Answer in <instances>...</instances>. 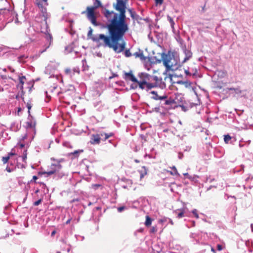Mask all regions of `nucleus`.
Listing matches in <instances>:
<instances>
[{
  "label": "nucleus",
  "mask_w": 253,
  "mask_h": 253,
  "mask_svg": "<svg viewBox=\"0 0 253 253\" xmlns=\"http://www.w3.org/2000/svg\"><path fill=\"white\" fill-rule=\"evenodd\" d=\"M114 8L119 12L106 9L104 16L108 23L106 28L108 35L100 34L95 36L92 35L93 30L90 28L87 33V37L97 43V46L112 48L116 53L123 51L126 43L124 37L129 30V26L126 21V2L124 0H117L114 4Z\"/></svg>",
  "instance_id": "nucleus-1"
},
{
  "label": "nucleus",
  "mask_w": 253,
  "mask_h": 253,
  "mask_svg": "<svg viewBox=\"0 0 253 253\" xmlns=\"http://www.w3.org/2000/svg\"><path fill=\"white\" fill-rule=\"evenodd\" d=\"M101 6V3L99 0H95L92 6H87L86 11H83V14H85L86 17L91 22V23L97 26L96 21V17L95 15L94 10L99 7Z\"/></svg>",
  "instance_id": "nucleus-2"
},
{
  "label": "nucleus",
  "mask_w": 253,
  "mask_h": 253,
  "mask_svg": "<svg viewBox=\"0 0 253 253\" xmlns=\"http://www.w3.org/2000/svg\"><path fill=\"white\" fill-rule=\"evenodd\" d=\"M162 60L164 65L168 71H174L178 67L177 62L175 59L174 56L170 53L164 54L162 56Z\"/></svg>",
  "instance_id": "nucleus-3"
},
{
  "label": "nucleus",
  "mask_w": 253,
  "mask_h": 253,
  "mask_svg": "<svg viewBox=\"0 0 253 253\" xmlns=\"http://www.w3.org/2000/svg\"><path fill=\"white\" fill-rule=\"evenodd\" d=\"M113 135V132L107 133L104 132H100L99 133L93 134L91 136L90 143L92 145L99 144L101 140L105 141Z\"/></svg>",
  "instance_id": "nucleus-4"
},
{
  "label": "nucleus",
  "mask_w": 253,
  "mask_h": 253,
  "mask_svg": "<svg viewBox=\"0 0 253 253\" xmlns=\"http://www.w3.org/2000/svg\"><path fill=\"white\" fill-rule=\"evenodd\" d=\"M35 3L40 9L44 20L46 22V20L49 16L46 8L48 5L47 0H35Z\"/></svg>",
  "instance_id": "nucleus-5"
},
{
  "label": "nucleus",
  "mask_w": 253,
  "mask_h": 253,
  "mask_svg": "<svg viewBox=\"0 0 253 253\" xmlns=\"http://www.w3.org/2000/svg\"><path fill=\"white\" fill-rule=\"evenodd\" d=\"M172 87L180 92H184L186 89H190L192 88V83L188 81H177L172 84Z\"/></svg>",
  "instance_id": "nucleus-6"
},
{
  "label": "nucleus",
  "mask_w": 253,
  "mask_h": 253,
  "mask_svg": "<svg viewBox=\"0 0 253 253\" xmlns=\"http://www.w3.org/2000/svg\"><path fill=\"white\" fill-rule=\"evenodd\" d=\"M138 85L140 88L142 89H146L147 90L151 89L156 86L155 84L150 83L147 82L146 80L139 81Z\"/></svg>",
  "instance_id": "nucleus-7"
},
{
  "label": "nucleus",
  "mask_w": 253,
  "mask_h": 253,
  "mask_svg": "<svg viewBox=\"0 0 253 253\" xmlns=\"http://www.w3.org/2000/svg\"><path fill=\"white\" fill-rule=\"evenodd\" d=\"M52 166L54 167L52 170L48 171L39 172L38 175L41 176L42 174H46L48 175H50L56 173V172H58L61 168V166L60 164L52 165Z\"/></svg>",
  "instance_id": "nucleus-8"
},
{
  "label": "nucleus",
  "mask_w": 253,
  "mask_h": 253,
  "mask_svg": "<svg viewBox=\"0 0 253 253\" xmlns=\"http://www.w3.org/2000/svg\"><path fill=\"white\" fill-rule=\"evenodd\" d=\"M173 104V98L171 97L167 98V99H165L164 103H161V107H165L167 110L171 109Z\"/></svg>",
  "instance_id": "nucleus-9"
},
{
  "label": "nucleus",
  "mask_w": 253,
  "mask_h": 253,
  "mask_svg": "<svg viewBox=\"0 0 253 253\" xmlns=\"http://www.w3.org/2000/svg\"><path fill=\"white\" fill-rule=\"evenodd\" d=\"M26 128L28 131H31L34 133V134L36 133V123L35 122L33 121H30L29 122H27L26 123Z\"/></svg>",
  "instance_id": "nucleus-10"
},
{
  "label": "nucleus",
  "mask_w": 253,
  "mask_h": 253,
  "mask_svg": "<svg viewBox=\"0 0 253 253\" xmlns=\"http://www.w3.org/2000/svg\"><path fill=\"white\" fill-rule=\"evenodd\" d=\"M134 55L136 58H139L144 63L150 62V58L145 56L143 54V51H139L138 52H136L134 54Z\"/></svg>",
  "instance_id": "nucleus-11"
},
{
  "label": "nucleus",
  "mask_w": 253,
  "mask_h": 253,
  "mask_svg": "<svg viewBox=\"0 0 253 253\" xmlns=\"http://www.w3.org/2000/svg\"><path fill=\"white\" fill-rule=\"evenodd\" d=\"M151 93L153 94L152 98L156 100H165L168 98V96L165 93L163 94V95H159L158 94L157 92L155 91H152Z\"/></svg>",
  "instance_id": "nucleus-12"
},
{
  "label": "nucleus",
  "mask_w": 253,
  "mask_h": 253,
  "mask_svg": "<svg viewBox=\"0 0 253 253\" xmlns=\"http://www.w3.org/2000/svg\"><path fill=\"white\" fill-rule=\"evenodd\" d=\"M125 79L126 80H129L133 82L136 83L138 84V83L139 81H138L136 78L133 76V75L132 74V73L129 72V73H125Z\"/></svg>",
  "instance_id": "nucleus-13"
},
{
  "label": "nucleus",
  "mask_w": 253,
  "mask_h": 253,
  "mask_svg": "<svg viewBox=\"0 0 253 253\" xmlns=\"http://www.w3.org/2000/svg\"><path fill=\"white\" fill-rule=\"evenodd\" d=\"M175 97L173 98V103L174 104H179L180 103L183 102L184 100V98L182 93H177L175 94Z\"/></svg>",
  "instance_id": "nucleus-14"
},
{
  "label": "nucleus",
  "mask_w": 253,
  "mask_h": 253,
  "mask_svg": "<svg viewBox=\"0 0 253 253\" xmlns=\"http://www.w3.org/2000/svg\"><path fill=\"white\" fill-rule=\"evenodd\" d=\"M127 10L129 13L131 17L134 21H138L139 20H141V18L138 15L136 14V12L133 10V9L127 8Z\"/></svg>",
  "instance_id": "nucleus-15"
},
{
  "label": "nucleus",
  "mask_w": 253,
  "mask_h": 253,
  "mask_svg": "<svg viewBox=\"0 0 253 253\" xmlns=\"http://www.w3.org/2000/svg\"><path fill=\"white\" fill-rule=\"evenodd\" d=\"M184 53L185 54V57L183 61L182 62V63L186 62L192 56V53L190 50H187L186 48L184 50Z\"/></svg>",
  "instance_id": "nucleus-16"
},
{
  "label": "nucleus",
  "mask_w": 253,
  "mask_h": 253,
  "mask_svg": "<svg viewBox=\"0 0 253 253\" xmlns=\"http://www.w3.org/2000/svg\"><path fill=\"white\" fill-rule=\"evenodd\" d=\"M26 78L25 76H21L19 78V84L17 85V87L19 88L22 92L23 90V84Z\"/></svg>",
  "instance_id": "nucleus-17"
},
{
  "label": "nucleus",
  "mask_w": 253,
  "mask_h": 253,
  "mask_svg": "<svg viewBox=\"0 0 253 253\" xmlns=\"http://www.w3.org/2000/svg\"><path fill=\"white\" fill-rule=\"evenodd\" d=\"M147 169L143 166L141 168V169L139 170V172L140 173V179H142L147 174Z\"/></svg>",
  "instance_id": "nucleus-18"
},
{
  "label": "nucleus",
  "mask_w": 253,
  "mask_h": 253,
  "mask_svg": "<svg viewBox=\"0 0 253 253\" xmlns=\"http://www.w3.org/2000/svg\"><path fill=\"white\" fill-rule=\"evenodd\" d=\"M174 212L177 214V217L178 218H182L184 216L185 210L184 209L177 210Z\"/></svg>",
  "instance_id": "nucleus-19"
},
{
  "label": "nucleus",
  "mask_w": 253,
  "mask_h": 253,
  "mask_svg": "<svg viewBox=\"0 0 253 253\" xmlns=\"http://www.w3.org/2000/svg\"><path fill=\"white\" fill-rule=\"evenodd\" d=\"M150 77V75L145 73H141V75H140V77L141 78L142 81L146 80L147 82H148V81L149 80Z\"/></svg>",
  "instance_id": "nucleus-20"
},
{
  "label": "nucleus",
  "mask_w": 253,
  "mask_h": 253,
  "mask_svg": "<svg viewBox=\"0 0 253 253\" xmlns=\"http://www.w3.org/2000/svg\"><path fill=\"white\" fill-rule=\"evenodd\" d=\"M152 221V219L148 215H147L146 216V221L145 222V226L147 227L150 226L151 224Z\"/></svg>",
  "instance_id": "nucleus-21"
},
{
  "label": "nucleus",
  "mask_w": 253,
  "mask_h": 253,
  "mask_svg": "<svg viewBox=\"0 0 253 253\" xmlns=\"http://www.w3.org/2000/svg\"><path fill=\"white\" fill-rule=\"evenodd\" d=\"M46 39L48 42H49V45L47 46V48L49 47V45L51 44V43L52 42V36L49 34H47L46 35Z\"/></svg>",
  "instance_id": "nucleus-22"
},
{
  "label": "nucleus",
  "mask_w": 253,
  "mask_h": 253,
  "mask_svg": "<svg viewBox=\"0 0 253 253\" xmlns=\"http://www.w3.org/2000/svg\"><path fill=\"white\" fill-rule=\"evenodd\" d=\"M171 169H172L173 171H169V173L171 175H174L178 174V172H177V169L174 166L172 167V168Z\"/></svg>",
  "instance_id": "nucleus-23"
},
{
  "label": "nucleus",
  "mask_w": 253,
  "mask_h": 253,
  "mask_svg": "<svg viewBox=\"0 0 253 253\" xmlns=\"http://www.w3.org/2000/svg\"><path fill=\"white\" fill-rule=\"evenodd\" d=\"M65 73L67 75H69L70 77H72L73 75L71 70L69 68H67L65 70Z\"/></svg>",
  "instance_id": "nucleus-24"
},
{
  "label": "nucleus",
  "mask_w": 253,
  "mask_h": 253,
  "mask_svg": "<svg viewBox=\"0 0 253 253\" xmlns=\"http://www.w3.org/2000/svg\"><path fill=\"white\" fill-rule=\"evenodd\" d=\"M231 139V137L229 135H224V140L226 143H228V142Z\"/></svg>",
  "instance_id": "nucleus-25"
},
{
  "label": "nucleus",
  "mask_w": 253,
  "mask_h": 253,
  "mask_svg": "<svg viewBox=\"0 0 253 253\" xmlns=\"http://www.w3.org/2000/svg\"><path fill=\"white\" fill-rule=\"evenodd\" d=\"M9 160V156L3 157L2 158V161L4 164H6Z\"/></svg>",
  "instance_id": "nucleus-26"
},
{
  "label": "nucleus",
  "mask_w": 253,
  "mask_h": 253,
  "mask_svg": "<svg viewBox=\"0 0 253 253\" xmlns=\"http://www.w3.org/2000/svg\"><path fill=\"white\" fill-rule=\"evenodd\" d=\"M168 19L169 23H170L171 26L172 27V28H173V26H174V22L173 19L170 16H168Z\"/></svg>",
  "instance_id": "nucleus-27"
},
{
  "label": "nucleus",
  "mask_w": 253,
  "mask_h": 253,
  "mask_svg": "<svg viewBox=\"0 0 253 253\" xmlns=\"http://www.w3.org/2000/svg\"><path fill=\"white\" fill-rule=\"evenodd\" d=\"M125 55L126 57H128L131 56V53L130 52L129 49H126V50L125 52Z\"/></svg>",
  "instance_id": "nucleus-28"
},
{
  "label": "nucleus",
  "mask_w": 253,
  "mask_h": 253,
  "mask_svg": "<svg viewBox=\"0 0 253 253\" xmlns=\"http://www.w3.org/2000/svg\"><path fill=\"white\" fill-rule=\"evenodd\" d=\"M101 186V185L100 184H92L91 185V187L96 190L97 189L98 187H99L100 186Z\"/></svg>",
  "instance_id": "nucleus-29"
},
{
  "label": "nucleus",
  "mask_w": 253,
  "mask_h": 253,
  "mask_svg": "<svg viewBox=\"0 0 253 253\" xmlns=\"http://www.w3.org/2000/svg\"><path fill=\"white\" fill-rule=\"evenodd\" d=\"M192 213L194 215L195 217L196 218H199V215L197 213V211L196 209L192 211Z\"/></svg>",
  "instance_id": "nucleus-30"
},
{
  "label": "nucleus",
  "mask_w": 253,
  "mask_h": 253,
  "mask_svg": "<svg viewBox=\"0 0 253 253\" xmlns=\"http://www.w3.org/2000/svg\"><path fill=\"white\" fill-rule=\"evenodd\" d=\"M42 201V199H40L36 202H35L33 204V205L35 206H38L39 205H40L41 202Z\"/></svg>",
  "instance_id": "nucleus-31"
},
{
  "label": "nucleus",
  "mask_w": 253,
  "mask_h": 253,
  "mask_svg": "<svg viewBox=\"0 0 253 253\" xmlns=\"http://www.w3.org/2000/svg\"><path fill=\"white\" fill-rule=\"evenodd\" d=\"M157 231V229L156 227H152V228L150 230V232L152 233H155Z\"/></svg>",
  "instance_id": "nucleus-32"
},
{
  "label": "nucleus",
  "mask_w": 253,
  "mask_h": 253,
  "mask_svg": "<svg viewBox=\"0 0 253 253\" xmlns=\"http://www.w3.org/2000/svg\"><path fill=\"white\" fill-rule=\"evenodd\" d=\"M155 1L157 5H161L163 2L164 0H155Z\"/></svg>",
  "instance_id": "nucleus-33"
},
{
  "label": "nucleus",
  "mask_w": 253,
  "mask_h": 253,
  "mask_svg": "<svg viewBox=\"0 0 253 253\" xmlns=\"http://www.w3.org/2000/svg\"><path fill=\"white\" fill-rule=\"evenodd\" d=\"M126 209V208L125 206L120 207L118 208V211L119 212H121Z\"/></svg>",
  "instance_id": "nucleus-34"
},
{
  "label": "nucleus",
  "mask_w": 253,
  "mask_h": 253,
  "mask_svg": "<svg viewBox=\"0 0 253 253\" xmlns=\"http://www.w3.org/2000/svg\"><path fill=\"white\" fill-rule=\"evenodd\" d=\"M27 158V150H25L23 153V160L25 161Z\"/></svg>",
  "instance_id": "nucleus-35"
},
{
  "label": "nucleus",
  "mask_w": 253,
  "mask_h": 253,
  "mask_svg": "<svg viewBox=\"0 0 253 253\" xmlns=\"http://www.w3.org/2000/svg\"><path fill=\"white\" fill-rule=\"evenodd\" d=\"M75 73H78V74H80V70L79 69H76V68H75L73 69V75H75Z\"/></svg>",
  "instance_id": "nucleus-36"
},
{
  "label": "nucleus",
  "mask_w": 253,
  "mask_h": 253,
  "mask_svg": "<svg viewBox=\"0 0 253 253\" xmlns=\"http://www.w3.org/2000/svg\"><path fill=\"white\" fill-rule=\"evenodd\" d=\"M5 170L8 172H11L13 171V169H10L9 167L7 166L6 169H5Z\"/></svg>",
  "instance_id": "nucleus-37"
},
{
  "label": "nucleus",
  "mask_w": 253,
  "mask_h": 253,
  "mask_svg": "<svg viewBox=\"0 0 253 253\" xmlns=\"http://www.w3.org/2000/svg\"><path fill=\"white\" fill-rule=\"evenodd\" d=\"M38 176L34 175L33 176V180H34V182L35 183H37V182L36 181V180L38 179Z\"/></svg>",
  "instance_id": "nucleus-38"
},
{
  "label": "nucleus",
  "mask_w": 253,
  "mask_h": 253,
  "mask_svg": "<svg viewBox=\"0 0 253 253\" xmlns=\"http://www.w3.org/2000/svg\"><path fill=\"white\" fill-rule=\"evenodd\" d=\"M15 154H15V153H14V152H11L9 153L8 154V155H7V156H9V158H10L11 157H12V156H13L15 155Z\"/></svg>",
  "instance_id": "nucleus-39"
},
{
  "label": "nucleus",
  "mask_w": 253,
  "mask_h": 253,
  "mask_svg": "<svg viewBox=\"0 0 253 253\" xmlns=\"http://www.w3.org/2000/svg\"><path fill=\"white\" fill-rule=\"evenodd\" d=\"M228 89L229 90H234L235 91H239V89L238 88H229Z\"/></svg>",
  "instance_id": "nucleus-40"
},
{
  "label": "nucleus",
  "mask_w": 253,
  "mask_h": 253,
  "mask_svg": "<svg viewBox=\"0 0 253 253\" xmlns=\"http://www.w3.org/2000/svg\"><path fill=\"white\" fill-rule=\"evenodd\" d=\"M27 108H28V112H29H29H30V109H31V106L30 104H29V103H27Z\"/></svg>",
  "instance_id": "nucleus-41"
},
{
  "label": "nucleus",
  "mask_w": 253,
  "mask_h": 253,
  "mask_svg": "<svg viewBox=\"0 0 253 253\" xmlns=\"http://www.w3.org/2000/svg\"><path fill=\"white\" fill-rule=\"evenodd\" d=\"M222 248L221 245H217V249H218V250L221 251L222 250Z\"/></svg>",
  "instance_id": "nucleus-42"
},
{
  "label": "nucleus",
  "mask_w": 253,
  "mask_h": 253,
  "mask_svg": "<svg viewBox=\"0 0 253 253\" xmlns=\"http://www.w3.org/2000/svg\"><path fill=\"white\" fill-rule=\"evenodd\" d=\"M56 231L54 230H53L52 232H51V236H54V235L56 234Z\"/></svg>",
  "instance_id": "nucleus-43"
},
{
  "label": "nucleus",
  "mask_w": 253,
  "mask_h": 253,
  "mask_svg": "<svg viewBox=\"0 0 253 253\" xmlns=\"http://www.w3.org/2000/svg\"><path fill=\"white\" fill-rule=\"evenodd\" d=\"M19 146L21 148H22L24 147L25 145L24 144L21 143L19 145Z\"/></svg>",
  "instance_id": "nucleus-44"
},
{
  "label": "nucleus",
  "mask_w": 253,
  "mask_h": 253,
  "mask_svg": "<svg viewBox=\"0 0 253 253\" xmlns=\"http://www.w3.org/2000/svg\"><path fill=\"white\" fill-rule=\"evenodd\" d=\"M79 152V151H75L73 153H72V154L75 155L76 154H78Z\"/></svg>",
  "instance_id": "nucleus-45"
},
{
  "label": "nucleus",
  "mask_w": 253,
  "mask_h": 253,
  "mask_svg": "<svg viewBox=\"0 0 253 253\" xmlns=\"http://www.w3.org/2000/svg\"><path fill=\"white\" fill-rule=\"evenodd\" d=\"M1 78H2V79H3V80L7 79V78H6V77L5 76H3V75H2V76H1Z\"/></svg>",
  "instance_id": "nucleus-46"
},
{
  "label": "nucleus",
  "mask_w": 253,
  "mask_h": 253,
  "mask_svg": "<svg viewBox=\"0 0 253 253\" xmlns=\"http://www.w3.org/2000/svg\"><path fill=\"white\" fill-rule=\"evenodd\" d=\"M37 183H39L41 185H44V183L43 182H37Z\"/></svg>",
  "instance_id": "nucleus-47"
},
{
  "label": "nucleus",
  "mask_w": 253,
  "mask_h": 253,
  "mask_svg": "<svg viewBox=\"0 0 253 253\" xmlns=\"http://www.w3.org/2000/svg\"><path fill=\"white\" fill-rule=\"evenodd\" d=\"M169 223L171 224V225H173V222L172 221V220L171 219H169Z\"/></svg>",
  "instance_id": "nucleus-48"
},
{
  "label": "nucleus",
  "mask_w": 253,
  "mask_h": 253,
  "mask_svg": "<svg viewBox=\"0 0 253 253\" xmlns=\"http://www.w3.org/2000/svg\"><path fill=\"white\" fill-rule=\"evenodd\" d=\"M205 6H206V5H205L202 7V10H203V11H205Z\"/></svg>",
  "instance_id": "nucleus-49"
},
{
  "label": "nucleus",
  "mask_w": 253,
  "mask_h": 253,
  "mask_svg": "<svg viewBox=\"0 0 253 253\" xmlns=\"http://www.w3.org/2000/svg\"><path fill=\"white\" fill-rule=\"evenodd\" d=\"M185 73L186 75H190V73L188 71H185Z\"/></svg>",
  "instance_id": "nucleus-50"
},
{
  "label": "nucleus",
  "mask_w": 253,
  "mask_h": 253,
  "mask_svg": "<svg viewBox=\"0 0 253 253\" xmlns=\"http://www.w3.org/2000/svg\"><path fill=\"white\" fill-rule=\"evenodd\" d=\"M134 161L135 163H139V161L137 159L135 160Z\"/></svg>",
  "instance_id": "nucleus-51"
},
{
  "label": "nucleus",
  "mask_w": 253,
  "mask_h": 253,
  "mask_svg": "<svg viewBox=\"0 0 253 253\" xmlns=\"http://www.w3.org/2000/svg\"><path fill=\"white\" fill-rule=\"evenodd\" d=\"M2 83L3 84H4V85H7V84H5V83H6V81H3V82H2Z\"/></svg>",
  "instance_id": "nucleus-52"
},
{
  "label": "nucleus",
  "mask_w": 253,
  "mask_h": 253,
  "mask_svg": "<svg viewBox=\"0 0 253 253\" xmlns=\"http://www.w3.org/2000/svg\"><path fill=\"white\" fill-rule=\"evenodd\" d=\"M163 221H164V220H162V219H161V220H159V222H163Z\"/></svg>",
  "instance_id": "nucleus-53"
},
{
  "label": "nucleus",
  "mask_w": 253,
  "mask_h": 253,
  "mask_svg": "<svg viewBox=\"0 0 253 253\" xmlns=\"http://www.w3.org/2000/svg\"><path fill=\"white\" fill-rule=\"evenodd\" d=\"M69 222H70V220H68L67 221V222H66V223H69Z\"/></svg>",
  "instance_id": "nucleus-54"
},
{
  "label": "nucleus",
  "mask_w": 253,
  "mask_h": 253,
  "mask_svg": "<svg viewBox=\"0 0 253 253\" xmlns=\"http://www.w3.org/2000/svg\"><path fill=\"white\" fill-rule=\"evenodd\" d=\"M8 78H9V79H11V80H13V79H12V78H11V77H8Z\"/></svg>",
  "instance_id": "nucleus-55"
},
{
  "label": "nucleus",
  "mask_w": 253,
  "mask_h": 253,
  "mask_svg": "<svg viewBox=\"0 0 253 253\" xmlns=\"http://www.w3.org/2000/svg\"><path fill=\"white\" fill-rule=\"evenodd\" d=\"M57 253H60V252H57Z\"/></svg>",
  "instance_id": "nucleus-56"
}]
</instances>
